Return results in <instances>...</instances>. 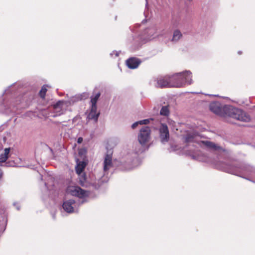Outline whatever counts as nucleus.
Returning <instances> with one entry per match:
<instances>
[{"instance_id": "ddd939ff", "label": "nucleus", "mask_w": 255, "mask_h": 255, "mask_svg": "<svg viewBox=\"0 0 255 255\" xmlns=\"http://www.w3.org/2000/svg\"><path fill=\"white\" fill-rule=\"evenodd\" d=\"M10 151V148H6L4 150V153L0 155V162L4 163L8 158V154Z\"/></svg>"}, {"instance_id": "6ab92c4d", "label": "nucleus", "mask_w": 255, "mask_h": 255, "mask_svg": "<svg viewBox=\"0 0 255 255\" xmlns=\"http://www.w3.org/2000/svg\"><path fill=\"white\" fill-rule=\"evenodd\" d=\"M47 92L46 87L45 86H42L41 89L39 91V95L42 99L45 98L46 93Z\"/></svg>"}, {"instance_id": "20e7f679", "label": "nucleus", "mask_w": 255, "mask_h": 255, "mask_svg": "<svg viewBox=\"0 0 255 255\" xmlns=\"http://www.w3.org/2000/svg\"><path fill=\"white\" fill-rule=\"evenodd\" d=\"M113 154L112 150H108L104 156L103 171L105 173H108L109 170L113 167Z\"/></svg>"}, {"instance_id": "423d86ee", "label": "nucleus", "mask_w": 255, "mask_h": 255, "mask_svg": "<svg viewBox=\"0 0 255 255\" xmlns=\"http://www.w3.org/2000/svg\"><path fill=\"white\" fill-rule=\"evenodd\" d=\"M157 87L160 88L173 87V86L177 85L172 83L171 76L166 75L158 78L157 80Z\"/></svg>"}, {"instance_id": "4468645a", "label": "nucleus", "mask_w": 255, "mask_h": 255, "mask_svg": "<svg viewBox=\"0 0 255 255\" xmlns=\"http://www.w3.org/2000/svg\"><path fill=\"white\" fill-rule=\"evenodd\" d=\"M86 166V163L84 161H80L76 167V172L78 174H80Z\"/></svg>"}, {"instance_id": "f257e3e1", "label": "nucleus", "mask_w": 255, "mask_h": 255, "mask_svg": "<svg viewBox=\"0 0 255 255\" xmlns=\"http://www.w3.org/2000/svg\"><path fill=\"white\" fill-rule=\"evenodd\" d=\"M209 108L213 113L221 117H229L245 122L250 121V117L243 110L231 106L225 105L222 107L219 102L211 103Z\"/></svg>"}, {"instance_id": "9d476101", "label": "nucleus", "mask_w": 255, "mask_h": 255, "mask_svg": "<svg viewBox=\"0 0 255 255\" xmlns=\"http://www.w3.org/2000/svg\"><path fill=\"white\" fill-rule=\"evenodd\" d=\"M97 107L91 106V110L88 115V118L89 119L94 120L95 122H97L100 115V113L97 112Z\"/></svg>"}, {"instance_id": "6e6552de", "label": "nucleus", "mask_w": 255, "mask_h": 255, "mask_svg": "<svg viewBox=\"0 0 255 255\" xmlns=\"http://www.w3.org/2000/svg\"><path fill=\"white\" fill-rule=\"evenodd\" d=\"M75 203L74 200H69L64 202L63 204V209L67 213H72L74 211V208L72 206Z\"/></svg>"}, {"instance_id": "412c9836", "label": "nucleus", "mask_w": 255, "mask_h": 255, "mask_svg": "<svg viewBox=\"0 0 255 255\" xmlns=\"http://www.w3.org/2000/svg\"><path fill=\"white\" fill-rule=\"evenodd\" d=\"M139 124V121L138 122H136L134 123H133L132 126H131V128L134 129Z\"/></svg>"}, {"instance_id": "39448f33", "label": "nucleus", "mask_w": 255, "mask_h": 255, "mask_svg": "<svg viewBox=\"0 0 255 255\" xmlns=\"http://www.w3.org/2000/svg\"><path fill=\"white\" fill-rule=\"evenodd\" d=\"M66 193L80 198H84L86 196V191L78 186H68L66 189Z\"/></svg>"}, {"instance_id": "a211bd4d", "label": "nucleus", "mask_w": 255, "mask_h": 255, "mask_svg": "<svg viewBox=\"0 0 255 255\" xmlns=\"http://www.w3.org/2000/svg\"><path fill=\"white\" fill-rule=\"evenodd\" d=\"M63 102L62 101H58L57 103L53 105V108L55 110H57L58 112H60L62 110V105Z\"/></svg>"}, {"instance_id": "f8f14e48", "label": "nucleus", "mask_w": 255, "mask_h": 255, "mask_svg": "<svg viewBox=\"0 0 255 255\" xmlns=\"http://www.w3.org/2000/svg\"><path fill=\"white\" fill-rule=\"evenodd\" d=\"M198 134L195 132L187 133L184 137L185 142L189 143L195 141Z\"/></svg>"}, {"instance_id": "5701e85b", "label": "nucleus", "mask_w": 255, "mask_h": 255, "mask_svg": "<svg viewBox=\"0 0 255 255\" xmlns=\"http://www.w3.org/2000/svg\"><path fill=\"white\" fill-rule=\"evenodd\" d=\"M2 176V172L1 170L0 169V178H1Z\"/></svg>"}, {"instance_id": "aec40b11", "label": "nucleus", "mask_w": 255, "mask_h": 255, "mask_svg": "<svg viewBox=\"0 0 255 255\" xmlns=\"http://www.w3.org/2000/svg\"><path fill=\"white\" fill-rule=\"evenodd\" d=\"M150 120H153L152 119H145L141 121H139L140 125H147L149 123Z\"/></svg>"}, {"instance_id": "b1692460", "label": "nucleus", "mask_w": 255, "mask_h": 255, "mask_svg": "<svg viewBox=\"0 0 255 255\" xmlns=\"http://www.w3.org/2000/svg\"><path fill=\"white\" fill-rule=\"evenodd\" d=\"M61 114V113H59V114H57L56 115H54V116H53V117H55V116H59V115H60Z\"/></svg>"}, {"instance_id": "2eb2a0df", "label": "nucleus", "mask_w": 255, "mask_h": 255, "mask_svg": "<svg viewBox=\"0 0 255 255\" xmlns=\"http://www.w3.org/2000/svg\"><path fill=\"white\" fill-rule=\"evenodd\" d=\"M182 36V34L179 30H175L173 32L172 41H178Z\"/></svg>"}, {"instance_id": "f3484780", "label": "nucleus", "mask_w": 255, "mask_h": 255, "mask_svg": "<svg viewBox=\"0 0 255 255\" xmlns=\"http://www.w3.org/2000/svg\"><path fill=\"white\" fill-rule=\"evenodd\" d=\"M169 111L167 106L163 107L160 111V115L162 116H167L169 115Z\"/></svg>"}, {"instance_id": "9b49d317", "label": "nucleus", "mask_w": 255, "mask_h": 255, "mask_svg": "<svg viewBox=\"0 0 255 255\" xmlns=\"http://www.w3.org/2000/svg\"><path fill=\"white\" fill-rule=\"evenodd\" d=\"M94 95L91 97V104L92 107H97V102L101 96L100 92H96L95 91L94 92Z\"/></svg>"}, {"instance_id": "f03ea898", "label": "nucleus", "mask_w": 255, "mask_h": 255, "mask_svg": "<svg viewBox=\"0 0 255 255\" xmlns=\"http://www.w3.org/2000/svg\"><path fill=\"white\" fill-rule=\"evenodd\" d=\"M172 83L175 86L173 87H181L185 84L190 85L192 82L191 73L189 71L177 73L171 76Z\"/></svg>"}, {"instance_id": "dca6fc26", "label": "nucleus", "mask_w": 255, "mask_h": 255, "mask_svg": "<svg viewBox=\"0 0 255 255\" xmlns=\"http://www.w3.org/2000/svg\"><path fill=\"white\" fill-rule=\"evenodd\" d=\"M203 143L207 147H209L210 148L214 149L215 150H217L219 148V147L217 146L214 143L212 142L209 141H203Z\"/></svg>"}, {"instance_id": "1a4fd4ad", "label": "nucleus", "mask_w": 255, "mask_h": 255, "mask_svg": "<svg viewBox=\"0 0 255 255\" xmlns=\"http://www.w3.org/2000/svg\"><path fill=\"white\" fill-rule=\"evenodd\" d=\"M140 61L136 58H130L127 60V64L128 66L130 69H135L137 68Z\"/></svg>"}, {"instance_id": "7ed1b4c3", "label": "nucleus", "mask_w": 255, "mask_h": 255, "mask_svg": "<svg viewBox=\"0 0 255 255\" xmlns=\"http://www.w3.org/2000/svg\"><path fill=\"white\" fill-rule=\"evenodd\" d=\"M151 130L149 127H142L138 135V140L142 145H145L149 141L150 137Z\"/></svg>"}, {"instance_id": "4be33fe9", "label": "nucleus", "mask_w": 255, "mask_h": 255, "mask_svg": "<svg viewBox=\"0 0 255 255\" xmlns=\"http://www.w3.org/2000/svg\"><path fill=\"white\" fill-rule=\"evenodd\" d=\"M83 141V138L81 137H80L78 138V140H77V142L78 143H82Z\"/></svg>"}, {"instance_id": "0eeeda50", "label": "nucleus", "mask_w": 255, "mask_h": 255, "mask_svg": "<svg viewBox=\"0 0 255 255\" xmlns=\"http://www.w3.org/2000/svg\"><path fill=\"white\" fill-rule=\"evenodd\" d=\"M159 131L161 142L164 143L168 141L169 139V132L167 126L165 124H161Z\"/></svg>"}]
</instances>
